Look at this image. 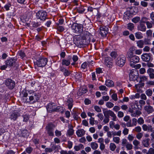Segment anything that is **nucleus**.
Wrapping results in <instances>:
<instances>
[{
	"instance_id": "obj_33",
	"label": "nucleus",
	"mask_w": 154,
	"mask_h": 154,
	"mask_svg": "<svg viewBox=\"0 0 154 154\" xmlns=\"http://www.w3.org/2000/svg\"><path fill=\"white\" fill-rule=\"evenodd\" d=\"M62 65H65L66 66H68L70 63V62L69 60L64 59L62 60Z\"/></svg>"
},
{
	"instance_id": "obj_22",
	"label": "nucleus",
	"mask_w": 154,
	"mask_h": 154,
	"mask_svg": "<svg viewBox=\"0 0 154 154\" xmlns=\"http://www.w3.org/2000/svg\"><path fill=\"white\" fill-rule=\"evenodd\" d=\"M144 83L140 82V83L135 85V88L137 92H142L141 89L144 86Z\"/></svg>"
},
{
	"instance_id": "obj_6",
	"label": "nucleus",
	"mask_w": 154,
	"mask_h": 154,
	"mask_svg": "<svg viewBox=\"0 0 154 154\" xmlns=\"http://www.w3.org/2000/svg\"><path fill=\"white\" fill-rule=\"evenodd\" d=\"M138 73L135 69H132L129 73V79L130 81H134L137 80L138 77Z\"/></svg>"
},
{
	"instance_id": "obj_16",
	"label": "nucleus",
	"mask_w": 154,
	"mask_h": 154,
	"mask_svg": "<svg viewBox=\"0 0 154 154\" xmlns=\"http://www.w3.org/2000/svg\"><path fill=\"white\" fill-rule=\"evenodd\" d=\"M20 116L19 113L15 111L11 113L9 118L11 120L15 121L17 118L18 117Z\"/></svg>"
},
{
	"instance_id": "obj_4",
	"label": "nucleus",
	"mask_w": 154,
	"mask_h": 154,
	"mask_svg": "<svg viewBox=\"0 0 154 154\" xmlns=\"http://www.w3.org/2000/svg\"><path fill=\"white\" fill-rule=\"evenodd\" d=\"M71 29L73 31L77 34H81L83 31L82 25L77 23H73L71 26Z\"/></svg>"
},
{
	"instance_id": "obj_2",
	"label": "nucleus",
	"mask_w": 154,
	"mask_h": 154,
	"mask_svg": "<svg viewBox=\"0 0 154 154\" xmlns=\"http://www.w3.org/2000/svg\"><path fill=\"white\" fill-rule=\"evenodd\" d=\"M23 99L24 102L25 103H34L38 100L39 96L35 92L31 91L28 95L26 92H23Z\"/></svg>"
},
{
	"instance_id": "obj_56",
	"label": "nucleus",
	"mask_w": 154,
	"mask_h": 154,
	"mask_svg": "<svg viewBox=\"0 0 154 154\" xmlns=\"http://www.w3.org/2000/svg\"><path fill=\"white\" fill-rule=\"evenodd\" d=\"M117 116L119 118H121L124 116V114L123 112L122 111H118V112Z\"/></svg>"
},
{
	"instance_id": "obj_59",
	"label": "nucleus",
	"mask_w": 154,
	"mask_h": 154,
	"mask_svg": "<svg viewBox=\"0 0 154 154\" xmlns=\"http://www.w3.org/2000/svg\"><path fill=\"white\" fill-rule=\"evenodd\" d=\"M122 141V146H124L127 144V140L126 139H123Z\"/></svg>"
},
{
	"instance_id": "obj_36",
	"label": "nucleus",
	"mask_w": 154,
	"mask_h": 154,
	"mask_svg": "<svg viewBox=\"0 0 154 154\" xmlns=\"http://www.w3.org/2000/svg\"><path fill=\"white\" fill-rule=\"evenodd\" d=\"M116 147V146L115 143H111L110 144L109 148L112 151H114Z\"/></svg>"
},
{
	"instance_id": "obj_45",
	"label": "nucleus",
	"mask_w": 154,
	"mask_h": 154,
	"mask_svg": "<svg viewBox=\"0 0 154 154\" xmlns=\"http://www.w3.org/2000/svg\"><path fill=\"white\" fill-rule=\"evenodd\" d=\"M146 94L148 96H151L152 94V91L151 89L147 90L146 91Z\"/></svg>"
},
{
	"instance_id": "obj_40",
	"label": "nucleus",
	"mask_w": 154,
	"mask_h": 154,
	"mask_svg": "<svg viewBox=\"0 0 154 154\" xmlns=\"http://www.w3.org/2000/svg\"><path fill=\"white\" fill-rule=\"evenodd\" d=\"M128 28L131 31H132L134 27V24L132 23H130L128 24Z\"/></svg>"
},
{
	"instance_id": "obj_64",
	"label": "nucleus",
	"mask_w": 154,
	"mask_h": 154,
	"mask_svg": "<svg viewBox=\"0 0 154 154\" xmlns=\"http://www.w3.org/2000/svg\"><path fill=\"white\" fill-rule=\"evenodd\" d=\"M18 54L22 58H23L25 56L24 52L22 51H20L18 53Z\"/></svg>"
},
{
	"instance_id": "obj_55",
	"label": "nucleus",
	"mask_w": 154,
	"mask_h": 154,
	"mask_svg": "<svg viewBox=\"0 0 154 154\" xmlns=\"http://www.w3.org/2000/svg\"><path fill=\"white\" fill-rule=\"evenodd\" d=\"M112 99L114 101H117L118 100L117 96L116 94H113L112 95Z\"/></svg>"
},
{
	"instance_id": "obj_35",
	"label": "nucleus",
	"mask_w": 154,
	"mask_h": 154,
	"mask_svg": "<svg viewBox=\"0 0 154 154\" xmlns=\"http://www.w3.org/2000/svg\"><path fill=\"white\" fill-rule=\"evenodd\" d=\"M140 82L142 83L143 82L147 81L148 79V78L146 76H142L140 77Z\"/></svg>"
},
{
	"instance_id": "obj_62",
	"label": "nucleus",
	"mask_w": 154,
	"mask_h": 154,
	"mask_svg": "<svg viewBox=\"0 0 154 154\" xmlns=\"http://www.w3.org/2000/svg\"><path fill=\"white\" fill-rule=\"evenodd\" d=\"M115 122L113 121H111L109 123V127L113 129L115 126Z\"/></svg>"
},
{
	"instance_id": "obj_23",
	"label": "nucleus",
	"mask_w": 154,
	"mask_h": 154,
	"mask_svg": "<svg viewBox=\"0 0 154 154\" xmlns=\"http://www.w3.org/2000/svg\"><path fill=\"white\" fill-rule=\"evenodd\" d=\"M149 138H145L142 141V145L144 147H148L149 145Z\"/></svg>"
},
{
	"instance_id": "obj_41",
	"label": "nucleus",
	"mask_w": 154,
	"mask_h": 154,
	"mask_svg": "<svg viewBox=\"0 0 154 154\" xmlns=\"http://www.w3.org/2000/svg\"><path fill=\"white\" fill-rule=\"evenodd\" d=\"M140 20V18L139 17H137L133 18L132 19V21L134 23H137Z\"/></svg>"
},
{
	"instance_id": "obj_37",
	"label": "nucleus",
	"mask_w": 154,
	"mask_h": 154,
	"mask_svg": "<svg viewBox=\"0 0 154 154\" xmlns=\"http://www.w3.org/2000/svg\"><path fill=\"white\" fill-rule=\"evenodd\" d=\"M121 132L122 131L120 130H119L117 132L115 131H112V135H113V136L117 135L120 136L121 135Z\"/></svg>"
},
{
	"instance_id": "obj_60",
	"label": "nucleus",
	"mask_w": 154,
	"mask_h": 154,
	"mask_svg": "<svg viewBox=\"0 0 154 154\" xmlns=\"http://www.w3.org/2000/svg\"><path fill=\"white\" fill-rule=\"evenodd\" d=\"M32 148L31 147L29 146L26 148V151L27 153H30L32 151Z\"/></svg>"
},
{
	"instance_id": "obj_17",
	"label": "nucleus",
	"mask_w": 154,
	"mask_h": 154,
	"mask_svg": "<svg viewBox=\"0 0 154 154\" xmlns=\"http://www.w3.org/2000/svg\"><path fill=\"white\" fill-rule=\"evenodd\" d=\"M109 57H106L105 59L104 63L106 66L109 68H111L113 65V63Z\"/></svg>"
},
{
	"instance_id": "obj_18",
	"label": "nucleus",
	"mask_w": 154,
	"mask_h": 154,
	"mask_svg": "<svg viewBox=\"0 0 154 154\" xmlns=\"http://www.w3.org/2000/svg\"><path fill=\"white\" fill-rule=\"evenodd\" d=\"M142 128L144 131H148L152 132V131L153 128L152 126L151 125H147L146 124H143L142 126Z\"/></svg>"
},
{
	"instance_id": "obj_28",
	"label": "nucleus",
	"mask_w": 154,
	"mask_h": 154,
	"mask_svg": "<svg viewBox=\"0 0 154 154\" xmlns=\"http://www.w3.org/2000/svg\"><path fill=\"white\" fill-rule=\"evenodd\" d=\"M105 85L109 87H112L113 86L114 83L113 82L109 79L107 80L105 82Z\"/></svg>"
},
{
	"instance_id": "obj_63",
	"label": "nucleus",
	"mask_w": 154,
	"mask_h": 154,
	"mask_svg": "<svg viewBox=\"0 0 154 154\" xmlns=\"http://www.w3.org/2000/svg\"><path fill=\"white\" fill-rule=\"evenodd\" d=\"M132 124L133 126H136L137 125V120L136 118H133L132 119Z\"/></svg>"
},
{
	"instance_id": "obj_39",
	"label": "nucleus",
	"mask_w": 154,
	"mask_h": 154,
	"mask_svg": "<svg viewBox=\"0 0 154 154\" xmlns=\"http://www.w3.org/2000/svg\"><path fill=\"white\" fill-rule=\"evenodd\" d=\"M104 116H105V117L103 120V122L105 123L106 124L108 123L109 121V116H106V114L105 112L104 113Z\"/></svg>"
},
{
	"instance_id": "obj_43",
	"label": "nucleus",
	"mask_w": 154,
	"mask_h": 154,
	"mask_svg": "<svg viewBox=\"0 0 154 154\" xmlns=\"http://www.w3.org/2000/svg\"><path fill=\"white\" fill-rule=\"evenodd\" d=\"M133 131L135 132L139 133L141 131L142 129L140 126H137L135 128L133 129Z\"/></svg>"
},
{
	"instance_id": "obj_49",
	"label": "nucleus",
	"mask_w": 154,
	"mask_h": 154,
	"mask_svg": "<svg viewBox=\"0 0 154 154\" xmlns=\"http://www.w3.org/2000/svg\"><path fill=\"white\" fill-rule=\"evenodd\" d=\"M22 116L23 118V122H27L29 120V118L28 116L25 115H23Z\"/></svg>"
},
{
	"instance_id": "obj_61",
	"label": "nucleus",
	"mask_w": 154,
	"mask_h": 154,
	"mask_svg": "<svg viewBox=\"0 0 154 154\" xmlns=\"http://www.w3.org/2000/svg\"><path fill=\"white\" fill-rule=\"evenodd\" d=\"M99 89L101 91H107V88L104 85H102L99 87Z\"/></svg>"
},
{
	"instance_id": "obj_19",
	"label": "nucleus",
	"mask_w": 154,
	"mask_h": 154,
	"mask_svg": "<svg viewBox=\"0 0 154 154\" xmlns=\"http://www.w3.org/2000/svg\"><path fill=\"white\" fill-rule=\"evenodd\" d=\"M144 109L148 114L152 113L154 111L153 107L150 105L145 106L144 107Z\"/></svg>"
},
{
	"instance_id": "obj_8",
	"label": "nucleus",
	"mask_w": 154,
	"mask_h": 154,
	"mask_svg": "<svg viewBox=\"0 0 154 154\" xmlns=\"http://www.w3.org/2000/svg\"><path fill=\"white\" fill-rule=\"evenodd\" d=\"M48 62V60L46 58H39L36 61L34 62L35 65H37L40 67H43L45 66Z\"/></svg>"
},
{
	"instance_id": "obj_31",
	"label": "nucleus",
	"mask_w": 154,
	"mask_h": 154,
	"mask_svg": "<svg viewBox=\"0 0 154 154\" xmlns=\"http://www.w3.org/2000/svg\"><path fill=\"white\" fill-rule=\"evenodd\" d=\"M60 154H75V153L72 150H69L67 151L66 150H62L60 151Z\"/></svg>"
},
{
	"instance_id": "obj_53",
	"label": "nucleus",
	"mask_w": 154,
	"mask_h": 154,
	"mask_svg": "<svg viewBox=\"0 0 154 154\" xmlns=\"http://www.w3.org/2000/svg\"><path fill=\"white\" fill-rule=\"evenodd\" d=\"M53 149L50 148H46L45 149V152L46 153H50L53 151Z\"/></svg>"
},
{
	"instance_id": "obj_11",
	"label": "nucleus",
	"mask_w": 154,
	"mask_h": 154,
	"mask_svg": "<svg viewBox=\"0 0 154 154\" xmlns=\"http://www.w3.org/2000/svg\"><path fill=\"white\" fill-rule=\"evenodd\" d=\"M16 61L15 59L11 58L5 61V63L8 67H11L15 65Z\"/></svg>"
},
{
	"instance_id": "obj_42",
	"label": "nucleus",
	"mask_w": 154,
	"mask_h": 154,
	"mask_svg": "<svg viewBox=\"0 0 154 154\" xmlns=\"http://www.w3.org/2000/svg\"><path fill=\"white\" fill-rule=\"evenodd\" d=\"M137 122L139 125H141L144 123V121L143 118L140 117L138 119Z\"/></svg>"
},
{
	"instance_id": "obj_27",
	"label": "nucleus",
	"mask_w": 154,
	"mask_h": 154,
	"mask_svg": "<svg viewBox=\"0 0 154 154\" xmlns=\"http://www.w3.org/2000/svg\"><path fill=\"white\" fill-rule=\"evenodd\" d=\"M133 144L134 146V149H138L139 145L140 144V142L136 139L134 140L133 142Z\"/></svg>"
},
{
	"instance_id": "obj_5",
	"label": "nucleus",
	"mask_w": 154,
	"mask_h": 154,
	"mask_svg": "<svg viewBox=\"0 0 154 154\" xmlns=\"http://www.w3.org/2000/svg\"><path fill=\"white\" fill-rule=\"evenodd\" d=\"M59 106L56 107V104L53 103H50L46 106L47 111L49 112H57L60 109Z\"/></svg>"
},
{
	"instance_id": "obj_34",
	"label": "nucleus",
	"mask_w": 154,
	"mask_h": 154,
	"mask_svg": "<svg viewBox=\"0 0 154 154\" xmlns=\"http://www.w3.org/2000/svg\"><path fill=\"white\" fill-rule=\"evenodd\" d=\"M21 133L22 136L25 137H27L29 135L28 131L26 129L22 131Z\"/></svg>"
},
{
	"instance_id": "obj_29",
	"label": "nucleus",
	"mask_w": 154,
	"mask_h": 154,
	"mask_svg": "<svg viewBox=\"0 0 154 154\" xmlns=\"http://www.w3.org/2000/svg\"><path fill=\"white\" fill-rule=\"evenodd\" d=\"M91 148L93 150L96 149L98 147V144L95 142H91L90 144Z\"/></svg>"
},
{
	"instance_id": "obj_14",
	"label": "nucleus",
	"mask_w": 154,
	"mask_h": 154,
	"mask_svg": "<svg viewBox=\"0 0 154 154\" xmlns=\"http://www.w3.org/2000/svg\"><path fill=\"white\" fill-rule=\"evenodd\" d=\"M150 53H144L141 55V58L144 62H148L150 60Z\"/></svg>"
},
{
	"instance_id": "obj_15",
	"label": "nucleus",
	"mask_w": 154,
	"mask_h": 154,
	"mask_svg": "<svg viewBox=\"0 0 154 154\" xmlns=\"http://www.w3.org/2000/svg\"><path fill=\"white\" fill-rule=\"evenodd\" d=\"M146 40H147L145 39L144 41L142 40L138 41L137 42V46L140 48H142L143 47V45L144 44L145 45L149 44L148 42H147Z\"/></svg>"
},
{
	"instance_id": "obj_10",
	"label": "nucleus",
	"mask_w": 154,
	"mask_h": 154,
	"mask_svg": "<svg viewBox=\"0 0 154 154\" xmlns=\"http://www.w3.org/2000/svg\"><path fill=\"white\" fill-rule=\"evenodd\" d=\"M5 84L10 89H13L15 86L14 82L11 79H7L5 81Z\"/></svg>"
},
{
	"instance_id": "obj_57",
	"label": "nucleus",
	"mask_w": 154,
	"mask_h": 154,
	"mask_svg": "<svg viewBox=\"0 0 154 154\" xmlns=\"http://www.w3.org/2000/svg\"><path fill=\"white\" fill-rule=\"evenodd\" d=\"M125 146L126 148L128 150H131L133 146L131 144L127 143Z\"/></svg>"
},
{
	"instance_id": "obj_50",
	"label": "nucleus",
	"mask_w": 154,
	"mask_h": 154,
	"mask_svg": "<svg viewBox=\"0 0 154 154\" xmlns=\"http://www.w3.org/2000/svg\"><path fill=\"white\" fill-rule=\"evenodd\" d=\"M46 130L47 131L48 134L49 136H54L53 130Z\"/></svg>"
},
{
	"instance_id": "obj_44",
	"label": "nucleus",
	"mask_w": 154,
	"mask_h": 154,
	"mask_svg": "<svg viewBox=\"0 0 154 154\" xmlns=\"http://www.w3.org/2000/svg\"><path fill=\"white\" fill-rule=\"evenodd\" d=\"M114 104L110 102H108L106 103V107L109 108H111L114 106Z\"/></svg>"
},
{
	"instance_id": "obj_21",
	"label": "nucleus",
	"mask_w": 154,
	"mask_h": 154,
	"mask_svg": "<svg viewBox=\"0 0 154 154\" xmlns=\"http://www.w3.org/2000/svg\"><path fill=\"white\" fill-rule=\"evenodd\" d=\"M68 128L67 134L68 136H70L72 135L74 133V130L73 129V127L71 125H69Z\"/></svg>"
},
{
	"instance_id": "obj_12",
	"label": "nucleus",
	"mask_w": 154,
	"mask_h": 154,
	"mask_svg": "<svg viewBox=\"0 0 154 154\" xmlns=\"http://www.w3.org/2000/svg\"><path fill=\"white\" fill-rule=\"evenodd\" d=\"M100 34L103 37L106 36L108 33V29L105 26L101 27L100 28Z\"/></svg>"
},
{
	"instance_id": "obj_7",
	"label": "nucleus",
	"mask_w": 154,
	"mask_h": 154,
	"mask_svg": "<svg viewBox=\"0 0 154 154\" xmlns=\"http://www.w3.org/2000/svg\"><path fill=\"white\" fill-rule=\"evenodd\" d=\"M125 60L126 58L125 56L123 55H121L117 58L116 63L118 66L122 67L125 64Z\"/></svg>"
},
{
	"instance_id": "obj_9",
	"label": "nucleus",
	"mask_w": 154,
	"mask_h": 154,
	"mask_svg": "<svg viewBox=\"0 0 154 154\" xmlns=\"http://www.w3.org/2000/svg\"><path fill=\"white\" fill-rule=\"evenodd\" d=\"M47 15V14L46 11L41 10L38 11L36 13V17L38 19H39L42 20H45Z\"/></svg>"
},
{
	"instance_id": "obj_58",
	"label": "nucleus",
	"mask_w": 154,
	"mask_h": 154,
	"mask_svg": "<svg viewBox=\"0 0 154 154\" xmlns=\"http://www.w3.org/2000/svg\"><path fill=\"white\" fill-rule=\"evenodd\" d=\"M129 141H132L134 139V137L132 134H129L127 137Z\"/></svg>"
},
{
	"instance_id": "obj_52",
	"label": "nucleus",
	"mask_w": 154,
	"mask_h": 154,
	"mask_svg": "<svg viewBox=\"0 0 154 154\" xmlns=\"http://www.w3.org/2000/svg\"><path fill=\"white\" fill-rule=\"evenodd\" d=\"M111 56L113 58H115L117 56V53L115 51H112L110 53Z\"/></svg>"
},
{
	"instance_id": "obj_1",
	"label": "nucleus",
	"mask_w": 154,
	"mask_h": 154,
	"mask_svg": "<svg viewBox=\"0 0 154 154\" xmlns=\"http://www.w3.org/2000/svg\"><path fill=\"white\" fill-rule=\"evenodd\" d=\"M92 35L88 32L83 31L80 35H77L74 38V42L80 47L88 44L90 42Z\"/></svg>"
},
{
	"instance_id": "obj_20",
	"label": "nucleus",
	"mask_w": 154,
	"mask_h": 154,
	"mask_svg": "<svg viewBox=\"0 0 154 154\" xmlns=\"http://www.w3.org/2000/svg\"><path fill=\"white\" fill-rule=\"evenodd\" d=\"M76 134L79 137H81L85 134V131L83 129H79L76 131Z\"/></svg>"
},
{
	"instance_id": "obj_48",
	"label": "nucleus",
	"mask_w": 154,
	"mask_h": 154,
	"mask_svg": "<svg viewBox=\"0 0 154 154\" xmlns=\"http://www.w3.org/2000/svg\"><path fill=\"white\" fill-rule=\"evenodd\" d=\"M148 19V18L146 17H143L141 18V20H140V23H146V22H147V20Z\"/></svg>"
},
{
	"instance_id": "obj_46",
	"label": "nucleus",
	"mask_w": 154,
	"mask_h": 154,
	"mask_svg": "<svg viewBox=\"0 0 154 154\" xmlns=\"http://www.w3.org/2000/svg\"><path fill=\"white\" fill-rule=\"evenodd\" d=\"M129 129L126 127H125L122 131V133L124 135H128L129 133Z\"/></svg>"
},
{
	"instance_id": "obj_47",
	"label": "nucleus",
	"mask_w": 154,
	"mask_h": 154,
	"mask_svg": "<svg viewBox=\"0 0 154 154\" xmlns=\"http://www.w3.org/2000/svg\"><path fill=\"white\" fill-rule=\"evenodd\" d=\"M143 134L142 133H138L136 135V137L138 140H140L143 137Z\"/></svg>"
},
{
	"instance_id": "obj_25",
	"label": "nucleus",
	"mask_w": 154,
	"mask_h": 154,
	"mask_svg": "<svg viewBox=\"0 0 154 154\" xmlns=\"http://www.w3.org/2000/svg\"><path fill=\"white\" fill-rule=\"evenodd\" d=\"M142 114L141 112L138 110L136 111H134L131 114V116L132 117H138Z\"/></svg>"
},
{
	"instance_id": "obj_24",
	"label": "nucleus",
	"mask_w": 154,
	"mask_h": 154,
	"mask_svg": "<svg viewBox=\"0 0 154 154\" xmlns=\"http://www.w3.org/2000/svg\"><path fill=\"white\" fill-rule=\"evenodd\" d=\"M140 23V24L137 26L138 29L141 31L145 32L146 29V26L143 23Z\"/></svg>"
},
{
	"instance_id": "obj_26",
	"label": "nucleus",
	"mask_w": 154,
	"mask_h": 154,
	"mask_svg": "<svg viewBox=\"0 0 154 154\" xmlns=\"http://www.w3.org/2000/svg\"><path fill=\"white\" fill-rule=\"evenodd\" d=\"M73 100L72 98H70L68 99L67 101V105L69 109H70L72 107Z\"/></svg>"
},
{
	"instance_id": "obj_13",
	"label": "nucleus",
	"mask_w": 154,
	"mask_h": 154,
	"mask_svg": "<svg viewBox=\"0 0 154 154\" xmlns=\"http://www.w3.org/2000/svg\"><path fill=\"white\" fill-rule=\"evenodd\" d=\"M107 116H109L112 117V120L114 121H117V117L115 113L111 110H108L105 112Z\"/></svg>"
},
{
	"instance_id": "obj_30",
	"label": "nucleus",
	"mask_w": 154,
	"mask_h": 154,
	"mask_svg": "<svg viewBox=\"0 0 154 154\" xmlns=\"http://www.w3.org/2000/svg\"><path fill=\"white\" fill-rule=\"evenodd\" d=\"M136 38L137 39H141L143 38L142 33L140 32H137L135 33Z\"/></svg>"
},
{
	"instance_id": "obj_32",
	"label": "nucleus",
	"mask_w": 154,
	"mask_h": 154,
	"mask_svg": "<svg viewBox=\"0 0 154 154\" xmlns=\"http://www.w3.org/2000/svg\"><path fill=\"white\" fill-rule=\"evenodd\" d=\"M55 126L54 125L52 124V123H49L48 125L46 127V130H53L54 128H55Z\"/></svg>"
},
{
	"instance_id": "obj_54",
	"label": "nucleus",
	"mask_w": 154,
	"mask_h": 154,
	"mask_svg": "<svg viewBox=\"0 0 154 154\" xmlns=\"http://www.w3.org/2000/svg\"><path fill=\"white\" fill-rule=\"evenodd\" d=\"M94 118L91 117L89 119V123L90 124L93 125L94 124Z\"/></svg>"
},
{
	"instance_id": "obj_51",
	"label": "nucleus",
	"mask_w": 154,
	"mask_h": 154,
	"mask_svg": "<svg viewBox=\"0 0 154 154\" xmlns=\"http://www.w3.org/2000/svg\"><path fill=\"white\" fill-rule=\"evenodd\" d=\"M120 109V107L117 106H115L113 108V110L115 112H117Z\"/></svg>"
},
{
	"instance_id": "obj_3",
	"label": "nucleus",
	"mask_w": 154,
	"mask_h": 154,
	"mask_svg": "<svg viewBox=\"0 0 154 154\" xmlns=\"http://www.w3.org/2000/svg\"><path fill=\"white\" fill-rule=\"evenodd\" d=\"M135 50L134 47H131L126 55L127 58L129 59L130 65L131 66H134V64L139 62L140 60L139 57L134 54V51Z\"/></svg>"
},
{
	"instance_id": "obj_38",
	"label": "nucleus",
	"mask_w": 154,
	"mask_h": 154,
	"mask_svg": "<svg viewBox=\"0 0 154 154\" xmlns=\"http://www.w3.org/2000/svg\"><path fill=\"white\" fill-rule=\"evenodd\" d=\"M113 140L115 143L117 144H118L120 142V138L118 137H113Z\"/></svg>"
}]
</instances>
